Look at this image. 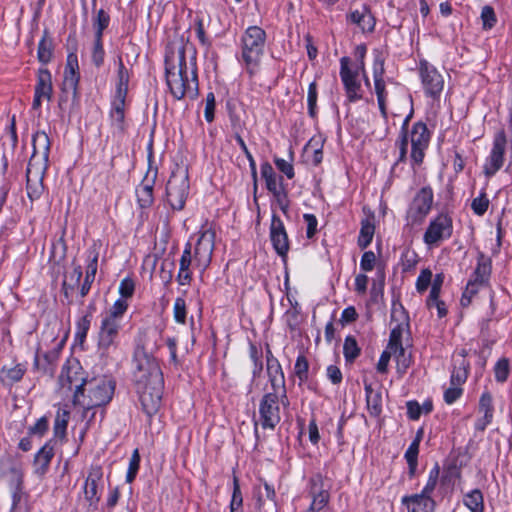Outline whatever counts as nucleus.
Masks as SVG:
<instances>
[{
	"label": "nucleus",
	"instance_id": "1",
	"mask_svg": "<svg viewBox=\"0 0 512 512\" xmlns=\"http://www.w3.org/2000/svg\"><path fill=\"white\" fill-rule=\"evenodd\" d=\"M133 377L144 412L151 416L160 406L164 381L158 362L142 346H138L133 358Z\"/></svg>",
	"mask_w": 512,
	"mask_h": 512
},
{
	"label": "nucleus",
	"instance_id": "2",
	"mask_svg": "<svg viewBox=\"0 0 512 512\" xmlns=\"http://www.w3.org/2000/svg\"><path fill=\"white\" fill-rule=\"evenodd\" d=\"M272 367L268 366L272 392L266 393L259 404V423L264 429H274L281 421V408H287L289 401L286 395L285 381L280 366L277 365L272 375Z\"/></svg>",
	"mask_w": 512,
	"mask_h": 512
},
{
	"label": "nucleus",
	"instance_id": "3",
	"mask_svg": "<svg viewBox=\"0 0 512 512\" xmlns=\"http://www.w3.org/2000/svg\"><path fill=\"white\" fill-rule=\"evenodd\" d=\"M33 153L30 157L26 178L27 194L31 201L41 197L44 191L43 179L48 167L50 140L45 132H37L32 139Z\"/></svg>",
	"mask_w": 512,
	"mask_h": 512
},
{
	"label": "nucleus",
	"instance_id": "4",
	"mask_svg": "<svg viewBox=\"0 0 512 512\" xmlns=\"http://www.w3.org/2000/svg\"><path fill=\"white\" fill-rule=\"evenodd\" d=\"M115 384L107 378L85 380L80 390H75L74 404L83 408V416L96 407L107 405L114 394Z\"/></svg>",
	"mask_w": 512,
	"mask_h": 512
},
{
	"label": "nucleus",
	"instance_id": "5",
	"mask_svg": "<svg viewBox=\"0 0 512 512\" xmlns=\"http://www.w3.org/2000/svg\"><path fill=\"white\" fill-rule=\"evenodd\" d=\"M167 83L171 93L177 99H182L189 88L185 49L178 45L177 51L170 49L165 57Z\"/></svg>",
	"mask_w": 512,
	"mask_h": 512
},
{
	"label": "nucleus",
	"instance_id": "6",
	"mask_svg": "<svg viewBox=\"0 0 512 512\" xmlns=\"http://www.w3.org/2000/svg\"><path fill=\"white\" fill-rule=\"evenodd\" d=\"M265 38V31L258 26L249 27L242 37V58L251 76L256 72L259 65Z\"/></svg>",
	"mask_w": 512,
	"mask_h": 512
},
{
	"label": "nucleus",
	"instance_id": "7",
	"mask_svg": "<svg viewBox=\"0 0 512 512\" xmlns=\"http://www.w3.org/2000/svg\"><path fill=\"white\" fill-rule=\"evenodd\" d=\"M129 73L125 68L123 61L119 58L118 65V84L115 98L112 103L111 118L120 130L124 129L125 101L128 93Z\"/></svg>",
	"mask_w": 512,
	"mask_h": 512
},
{
	"label": "nucleus",
	"instance_id": "8",
	"mask_svg": "<svg viewBox=\"0 0 512 512\" xmlns=\"http://www.w3.org/2000/svg\"><path fill=\"white\" fill-rule=\"evenodd\" d=\"M360 74L361 70L353 69L351 66L349 57L340 59V78L350 102L360 100L363 97V88L359 79Z\"/></svg>",
	"mask_w": 512,
	"mask_h": 512
},
{
	"label": "nucleus",
	"instance_id": "9",
	"mask_svg": "<svg viewBox=\"0 0 512 512\" xmlns=\"http://www.w3.org/2000/svg\"><path fill=\"white\" fill-rule=\"evenodd\" d=\"M189 176L186 170L184 175L174 173L167 184V197L173 209H183L189 195Z\"/></svg>",
	"mask_w": 512,
	"mask_h": 512
},
{
	"label": "nucleus",
	"instance_id": "10",
	"mask_svg": "<svg viewBox=\"0 0 512 512\" xmlns=\"http://www.w3.org/2000/svg\"><path fill=\"white\" fill-rule=\"evenodd\" d=\"M506 145V133L503 129H501L494 136L492 149L483 167L484 174L487 177L493 176L502 168L504 164Z\"/></svg>",
	"mask_w": 512,
	"mask_h": 512
},
{
	"label": "nucleus",
	"instance_id": "11",
	"mask_svg": "<svg viewBox=\"0 0 512 512\" xmlns=\"http://www.w3.org/2000/svg\"><path fill=\"white\" fill-rule=\"evenodd\" d=\"M215 232L211 227H202L199 231V237L194 249V259L197 261V267L206 269L212 258L214 249Z\"/></svg>",
	"mask_w": 512,
	"mask_h": 512
},
{
	"label": "nucleus",
	"instance_id": "12",
	"mask_svg": "<svg viewBox=\"0 0 512 512\" xmlns=\"http://www.w3.org/2000/svg\"><path fill=\"white\" fill-rule=\"evenodd\" d=\"M79 78L77 56L71 53L67 57L62 85L63 96L60 98V105L68 100L69 97H71L73 102L77 99Z\"/></svg>",
	"mask_w": 512,
	"mask_h": 512
},
{
	"label": "nucleus",
	"instance_id": "13",
	"mask_svg": "<svg viewBox=\"0 0 512 512\" xmlns=\"http://www.w3.org/2000/svg\"><path fill=\"white\" fill-rule=\"evenodd\" d=\"M452 234V221L447 215H438L429 224L424 233V242L427 245L437 244L439 241L449 238Z\"/></svg>",
	"mask_w": 512,
	"mask_h": 512
},
{
	"label": "nucleus",
	"instance_id": "14",
	"mask_svg": "<svg viewBox=\"0 0 512 512\" xmlns=\"http://www.w3.org/2000/svg\"><path fill=\"white\" fill-rule=\"evenodd\" d=\"M428 142L429 133L426 125L422 122L414 124L411 131V158L415 163H422Z\"/></svg>",
	"mask_w": 512,
	"mask_h": 512
},
{
	"label": "nucleus",
	"instance_id": "15",
	"mask_svg": "<svg viewBox=\"0 0 512 512\" xmlns=\"http://www.w3.org/2000/svg\"><path fill=\"white\" fill-rule=\"evenodd\" d=\"M420 73L426 92L432 97L439 95L444 87L442 75L427 62L420 63Z\"/></svg>",
	"mask_w": 512,
	"mask_h": 512
},
{
	"label": "nucleus",
	"instance_id": "16",
	"mask_svg": "<svg viewBox=\"0 0 512 512\" xmlns=\"http://www.w3.org/2000/svg\"><path fill=\"white\" fill-rule=\"evenodd\" d=\"M433 202V193L430 188H422L415 198L409 209V216L415 222L422 221L429 213Z\"/></svg>",
	"mask_w": 512,
	"mask_h": 512
},
{
	"label": "nucleus",
	"instance_id": "17",
	"mask_svg": "<svg viewBox=\"0 0 512 512\" xmlns=\"http://www.w3.org/2000/svg\"><path fill=\"white\" fill-rule=\"evenodd\" d=\"M52 78L51 74L47 69H40L37 77V84L35 86V95L32 107L33 109H39L42 101H50L52 98Z\"/></svg>",
	"mask_w": 512,
	"mask_h": 512
},
{
	"label": "nucleus",
	"instance_id": "18",
	"mask_svg": "<svg viewBox=\"0 0 512 512\" xmlns=\"http://www.w3.org/2000/svg\"><path fill=\"white\" fill-rule=\"evenodd\" d=\"M121 323L103 318L98 333V347L101 351L106 352L115 345Z\"/></svg>",
	"mask_w": 512,
	"mask_h": 512
},
{
	"label": "nucleus",
	"instance_id": "19",
	"mask_svg": "<svg viewBox=\"0 0 512 512\" xmlns=\"http://www.w3.org/2000/svg\"><path fill=\"white\" fill-rule=\"evenodd\" d=\"M270 238L276 252L285 256L289 250L288 237L281 219L273 215L270 227Z\"/></svg>",
	"mask_w": 512,
	"mask_h": 512
},
{
	"label": "nucleus",
	"instance_id": "20",
	"mask_svg": "<svg viewBox=\"0 0 512 512\" xmlns=\"http://www.w3.org/2000/svg\"><path fill=\"white\" fill-rule=\"evenodd\" d=\"M79 370L80 368L77 364H68L63 366L58 378L60 387L67 390H72V388L75 387V390H80L85 382V379L82 377V374L79 372Z\"/></svg>",
	"mask_w": 512,
	"mask_h": 512
},
{
	"label": "nucleus",
	"instance_id": "21",
	"mask_svg": "<svg viewBox=\"0 0 512 512\" xmlns=\"http://www.w3.org/2000/svg\"><path fill=\"white\" fill-rule=\"evenodd\" d=\"M312 503L307 512L320 511L329 501V492L324 488L321 476H315L311 479Z\"/></svg>",
	"mask_w": 512,
	"mask_h": 512
},
{
	"label": "nucleus",
	"instance_id": "22",
	"mask_svg": "<svg viewBox=\"0 0 512 512\" xmlns=\"http://www.w3.org/2000/svg\"><path fill=\"white\" fill-rule=\"evenodd\" d=\"M408 328L409 324L408 321L405 319V321L398 323L391 330L387 349L391 351V354L395 357V360L397 359V357H401L407 354L406 349L403 347L402 344V337L404 333L408 332Z\"/></svg>",
	"mask_w": 512,
	"mask_h": 512
},
{
	"label": "nucleus",
	"instance_id": "23",
	"mask_svg": "<svg viewBox=\"0 0 512 512\" xmlns=\"http://www.w3.org/2000/svg\"><path fill=\"white\" fill-rule=\"evenodd\" d=\"M403 503L407 505L409 512H433L435 507L434 500L425 495L404 497Z\"/></svg>",
	"mask_w": 512,
	"mask_h": 512
},
{
	"label": "nucleus",
	"instance_id": "24",
	"mask_svg": "<svg viewBox=\"0 0 512 512\" xmlns=\"http://www.w3.org/2000/svg\"><path fill=\"white\" fill-rule=\"evenodd\" d=\"M349 19L352 23L358 25L363 32H371L375 27V19L371 11L363 6L359 10H355L349 14Z\"/></svg>",
	"mask_w": 512,
	"mask_h": 512
},
{
	"label": "nucleus",
	"instance_id": "25",
	"mask_svg": "<svg viewBox=\"0 0 512 512\" xmlns=\"http://www.w3.org/2000/svg\"><path fill=\"white\" fill-rule=\"evenodd\" d=\"M384 72V58L379 52H377L375 55L373 67L375 92L377 94V100L385 98V82L383 80Z\"/></svg>",
	"mask_w": 512,
	"mask_h": 512
},
{
	"label": "nucleus",
	"instance_id": "26",
	"mask_svg": "<svg viewBox=\"0 0 512 512\" xmlns=\"http://www.w3.org/2000/svg\"><path fill=\"white\" fill-rule=\"evenodd\" d=\"M479 412L483 413V418L478 421L476 427L479 430H484L493 417L492 397L489 393L482 394L479 401Z\"/></svg>",
	"mask_w": 512,
	"mask_h": 512
},
{
	"label": "nucleus",
	"instance_id": "27",
	"mask_svg": "<svg viewBox=\"0 0 512 512\" xmlns=\"http://www.w3.org/2000/svg\"><path fill=\"white\" fill-rule=\"evenodd\" d=\"M265 495L260 494L257 500V507L262 512H277L275 491L268 484L264 483Z\"/></svg>",
	"mask_w": 512,
	"mask_h": 512
},
{
	"label": "nucleus",
	"instance_id": "28",
	"mask_svg": "<svg viewBox=\"0 0 512 512\" xmlns=\"http://www.w3.org/2000/svg\"><path fill=\"white\" fill-rule=\"evenodd\" d=\"M136 197L141 208H148L153 204V182L143 181L136 188Z\"/></svg>",
	"mask_w": 512,
	"mask_h": 512
},
{
	"label": "nucleus",
	"instance_id": "29",
	"mask_svg": "<svg viewBox=\"0 0 512 512\" xmlns=\"http://www.w3.org/2000/svg\"><path fill=\"white\" fill-rule=\"evenodd\" d=\"M25 373V368L21 364H17L13 367L4 366L1 370V381L4 384L11 385L22 379Z\"/></svg>",
	"mask_w": 512,
	"mask_h": 512
},
{
	"label": "nucleus",
	"instance_id": "30",
	"mask_svg": "<svg viewBox=\"0 0 512 512\" xmlns=\"http://www.w3.org/2000/svg\"><path fill=\"white\" fill-rule=\"evenodd\" d=\"M464 504L471 512H484V498L479 489H474L464 497Z\"/></svg>",
	"mask_w": 512,
	"mask_h": 512
},
{
	"label": "nucleus",
	"instance_id": "31",
	"mask_svg": "<svg viewBox=\"0 0 512 512\" xmlns=\"http://www.w3.org/2000/svg\"><path fill=\"white\" fill-rule=\"evenodd\" d=\"M191 263L190 250L189 245L183 252L181 261H180V270L178 273L177 280L180 285H188L191 281V273L189 270V266Z\"/></svg>",
	"mask_w": 512,
	"mask_h": 512
},
{
	"label": "nucleus",
	"instance_id": "32",
	"mask_svg": "<svg viewBox=\"0 0 512 512\" xmlns=\"http://www.w3.org/2000/svg\"><path fill=\"white\" fill-rule=\"evenodd\" d=\"M52 457L53 448L49 445H44L35 455L36 471L39 473H44L48 468Z\"/></svg>",
	"mask_w": 512,
	"mask_h": 512
},
{
	"label": "nucleus",
	"instance_id": "33",
	"mask_svg": "<svg viewBox=\"0 0 512 512\" xmlns=\"http://www.w3.org/2000/svg\"><path fill=\"white\" fill-rule=\"evenodd\" d=\"M375 232V226L369 219H364L361 222L360 234L358 237V245L364 249L372 242Z\"/></svg>",
	"mask_w": 512,
	"mask_h": 512
},
{
	"label": "nucleus",
	"instance_id": "34",
	"mask_svg": "<svg viewBox=\"0 0 512 512\" xmlns=\"http://www.w3.org/2000/svg\"><path fill=\"white\" fill-rule=\"evenodd\" d=\"M82 278V268L80 265H77L73 268V271L65 276V279L62 284V289L66 297L69 296L70 292H72L75 287H77Z\"/></svg>",
	"mask_w": 512,
	"mask_h": 512
},
{
	"label": "nucleus",
	"instance_id": "35",
	"mask_svg": "<svg viewBox=\"0 0 512 512\" xmlns=\"http://www.w3.org/2000/svg\"><path fill=\"white\" fill-rule=\"evenodd\" d=\"M100 478L99 470H95L90 473L88 476L85 486H84V494L85 498L91 503L94 501H98L99 498L97 496V480Z\"/></svg>",
	"mask_w": 512,
	"mask_h": 512
},
{
	"label": "nucleus",
	"instance_id": "36",
	"mask_svg": "<svg viewBox=\"0 0 512 512\" xmlns=\"http://www.w3.org/2000/svg\"><path fill=\"white\" fill-rule=\"evenodd\" d=\"M53 55L52 40L48 37L47 32L44 33L38 45L37 57L41 63H48Z\"/></svg>",
	"mask_w": 512,
	"mask_h": 512
},
{
	"label": "nucleus",
	"instance_id": "37",
	"mask_svg": "<svg viewBox=\"0 0 512 512\" xmlns=\"http://www.w3.org/2000/svg\"><path fill=\"white\" fill-rule=\"evenodd\" d=\"M490 274H491L490 260L486 259L484 257H481L479 259L477 268L474 272V279H472V280L484 285L485 283H487Z\"/></svg>",
	"mask_w": 512,
	"mask_h": 512
},
{
	"label": "nucleus",
	"instance_id": "38",
	"mask_svg": "<svg viewBox=\"0 0 512 512\" xmlns=\"http://www.w3.org/2000/svg\"><path fill=\"white\" fill-rule=\"evenodd\" d=\"M128 308V304L124 299H118L110 308L104 318L121 323L124 313Z\"/></svg>",
	"mask_w": 512,
	"mask_h": 512
},
{
	"label": "nucleus",
	"instance_id": "39",
	"mask_svg": "<svg viewBox=\"0 0 512 512\" xmlns=\"http://www.w3.org/2000/svg\"><path fill=\"white\" fill-rule=\"evenodd\" d=\"M343 353L347 362H353L359 356L360 348L354 337L347 336L345 338Z\"/></svg>",
	"mask_w": 512,
	"mask_h": 512
},
{
	"label": "nucleus",
	"instance_id": "40",
	"mask_svg": "<svg viewBox=\"0 0 512 512\" xmlns=\"http://www.w3.org/2000/svg\"><path fill=\"white\" fill-rule=\"evenodd\" d=\"M366 55V47L364 45H358L355 48V57H356V63L354 65L351 64L353 69L361 70V75L365 81V85L367 87H370V81L367 77L366 70H365V62L364 58Z\"/></svg>",
	"mask_w": 512,
	"mask_h": 512
},
{
	"label": "nucleus",
	"instance_id": "41",
	"mask_svg": "<svg viewBox=\"0 0 512 512\" xmlns=\"http://www.w3.org/2000/svg\"><path fill=\"white\" fill-rule=\"evenodd\" d=\"M69 420V413L65 410L57 412L54 422V434L56 437L64 438Z\"/></svg>",
	"mask_w": 512,
	"mask_h": 512
},
{
	"label": "nucleus",
	"instance_id": "42",
	"mask_svg": "<svg viewBox=\"0 0 512 512\" xmlns=\"http://www.w3.org/2000/svg\"><path fill=\"white\" fill-rule=\"evenodd\" d=\"M98 257L99 252L96 248V245L94 244L89 250H88V264L86 268V275L85 277L90 279H95V275L97 272V266H98Z\"/></svg>",
	"mask_w": 512,
	"mask_h": 512
},
{
	"label": "nucleus",
	"instance_id": "43",
	"mask_svg": "<svg viewBox=\"0 0 512 512\" xmlns=\"http://www.w3.org/2000/svg\"><path fill=\"white\" fill-rule=\"evenodd\" d=\"M110 21L109 15L103 10L100 9L97 12V15L94 19V27H95V37L102 38L103 31L107 28Z\"/></svg>",
	"mask_w": 512,
	"mask_h": 512
},
{
	"label": "nucleus",
	"instance_id": "44",
	"mask_svg": "<svg viewBox=\"0 0 512 512\" xmlns=\"http://www.w3.org/2000/svg\"><path fill=\"white\" fill-rule=\"evenodd\" d=\"M242 503L243 498L240 490V485L237 477H234L233 480V494H232V500L230 504V510L231 512H242Z\"/></svg>",
	"mask_w": 512,
	"mask_h": 512
},
{
	"label": "nucleus",
	"instance_id": "45",
	"mask_svg": "<svg viewBox=\"0 0 512 512\" xmlns=\"http://www.w3.org/2000/svg\"><path fill=\"white\" fill-rule=\"evenodd\" d=\"M173 313H174V319L176 322H178L180 324L185 323L186 316H187V306H186V301L184 300V298L178 297L175 300Z\"/></svg>",
	"mask_w": 512,
	"mask_h": 512
},
{
	"label": "nucleus",
	"instance_id": "46",
	"mask_svg": "<svg viewBox=\"0 0 512 512\" xmlns=\"http://www.w3.org/2000/svg\"><path fill=\"white\" fill-rule=\"evenodd\" d=\"M91 318H92V315L91 314H86L84 315L83 317H81L78 322H77V325H76V337L81 341L83 342L84 339L86 338L87 336V333L90 329V325H91Z\"/></svg>",
	"mask_w": 512,
	"mask_h": 512
},
{
	"label": "nucleus",
	"instance_id": "47",
	"mask_svg": "<svg viewBox=\"0 0 512 512\" xmlns=\"http://www.w3.org/2000/svg\"><path fill=\"white\" fill-rule=\"evenodd\" d=\"M495 378L498 382H504L509 375V360L501 358L494 367Z\"/></svg>",
	"mask_w": 512,
	"mask_h": 512
},
{
	"label": "nucleus",
	"instance_id": "48",
	"mask_svg": "<svg viewBox=\"0 0 512 512\" xmlns=\"http://www.w3.org/2000/svg\"><path fill=\"white\" fill-rule=\"evenodd\" d=\"M139 464H140V455H139V452L137 449H135L133 451V454L130 458V461H129V468H128V471H127V474H126V481L128 483H131L135 477H136V474L138 472V469H139Z\"/></svg>",
	"mask_w": 512,
	"mask_h": 512
},
{
	"label": "nucleus",
	"instance_id": "49",
	"mask_svg": "<svg viewBox=\"0 0 512 512\" xmlns=\"http://www.w3.org/2000/svg\"><path fill=\"white\" fill-rule=\"evenodd\" d=\"M440 468L438 465H435L429 473L428 481L422 490L420 495L430 496L431 492L435 489L438 478H439Z\"/></svg>",
	"mask_w": 512,
	"mask_h": 512
},
{
	"label": "nucleus",
	"instance_id": "50",
	"mask_svg": "<svg viewBox=\"0 0 512 512\" xmlns=\"http://www.w3.org/2000/svg\"><path fill=\"white\" fill-rule=\"evenodd\" d=\"M432 277L433 275L430 269H423L416 281L417 291L420 293L425 292L432 282Z\"/></svg>",
	"mask_w": 512,
	"mask_h": 512
},
{
	"label": "nucleus",
	"instance_id": "51",
	"mask_svg": "<svg viewBox=\"0 0 512 512\" xmlns=\"http://www.w3.org/2000/svg\"><path fill=\"white\" fill-rule=\"evenodd\" d=\"M308 102V112L311 117L316 116V105H317V84L316 82H312L308 88L307 95Z\"/></svg>",
	"mask_w": 512,
	"mask_h": 512
},
{
	"label": "nucleus",
	"instance_id": "52",
	"mask_svg": "<svg viewBox=\"0 0 512 512\" xmlns=\"http://www.w3.org/2000/svg\"><path fill=\"white\" fill-rule=\"evenodd\" d=\"M480 286H483V285L478 282H475L473 280H470L468 282L466 289L461 298L462 306H468L471 303V298L477 293Z\"/></svg>",
	"mask_w": 512,
	"mask_h": 512
},
{
	"label": "nucleus",
	"instance_id": "53",
	"mask_svg": "<svg viewBox=\"0 0 512 512\" xmlns=\"http://www.w3.org/2000/svg\"><path fill=\"white\" fill-rule=\"evenodd\" d=\"M489 206V199L487 198L485 193H482L479 197L473 199L471 208L475 214L481 216L483 215Z\"/></svg>",
	"mask_w": 512,
	"mask_h": 512
},
{
	"label": "nucleus",
	"instance_id": "54",
	"mask_svg": "<svg viewBox=\"0 0 512 512\" xmlns=\"http://www.w3.org/2000/svg\"><path fill=\"white\" fill-rule=\"evenodd\" d=\"M104 54L105 53L102 45V38L95 37V42L92 50V61L97 67L103 64Z\"/></svg>",
	"mask_w": 512,
	"mask_h": 512
},
{
	"label": "nucleus",
	"instance_id": "55",
	"mask_svg": "<svg viewBox=\"0 0 512 512\" xmlns=\"http://www.w3.org/2000/svg\"><path fill=\"white\" fill-rule=\"evenodd\" d=\"M481 19L485 29H491L496 23V15L492 7L485 6L481 12Z\"/></svg>",
	"mask_w": 512,
	"mask_h": 512
},
{
	"label": "nucleus",
	"instance_id": "56",
	"mask_svg": "<svg viewBox=\"0 0 512 512\" xmlns=\"http://www.w3.org/2000/svg\"><path fill=\"white\" fill-rule=\"evenodd\" d=\"M413 362L412 354L407 353L404 356L397 357L396 370L400 376H403Z\"/></svg>",
	"mask_w": 512,
	"mask_h": 512
},
{
	"label": "nucleus",
	"instance_id": "57",
	"mask_svg": "<svg viewBox=\"0 0 512 512\" xmlns=\"http://www.w3.org/2000/svg\"><path fill=\"white\" fill-rule=\"evenodd\" d=\"M294 370H295V374L301 381L307 379L308 362L304 356H299L297 358Z\"/></svg>",
	"mask_w": 512,
	"mask_h": 512
},
{
	"label": "nucleus",
	"instance_id": "58",
	"mask_svg": "<svg viewBox=\"0 0 512 512\" xmlns=\"http://www.w3.org/2000/svg\"><path fill=\"white\" fill-rule=\"evenodd\" d=\"M135 290L134 281L131 278H124L119 285V293L124 298L132 297Z\"/></svg>",
	"mask_w": 512,
	"mask_h": 512
},
{
	"label": "nucleus",
	"instance_id": "59",
	"mask_svg": "<svg viewBox=\"0 0 512 512\" xmlns=\"http://www.w3.org/2000/svg\"><path fill=\"white\" fill-rule=\"evenodd\" d=\"M274 162L278 170L284 173L289 179L294 177V168L290 161H286L281 158H275Z\"/></svg>",
	"mask_w": 512,
	"mask_h": 512
},
{
	"label": "nucleus",
	"instance_id": "60",
	"mask_svg": "<svg viewBox=\"0 0 512 512\" xmlns=\"http://www.w3.org/2000/svg\"><path fill=\"white\" fill-rule=\"evenodd\" d=\"M367 406L370 414L373 416H378L381 413V404H380V396L378 393L375 395L368 396Z\"/></svg>",
	"mask_w": 512,
	"mask_h": 512
},
{
	"label": "nucleus",
	"instance_id": "61",
	"mask_svg": "<svg viewBox=\"0 0 512 512\" xmlns=\"http://www.w3.org/2000/svg\"><path fill=\"white\" fill-rule=\"evenodd\" d=\"M375 260H376V257H375L374 252L373 251H366L362 255V258H361V261H360L361 269L364 270V271H371V270H373L374 264H375Z\"/></svg>",
	"mask_w": 512,
	"mask_h": 512
},
{
	"label": "nucleus",
	"instance_id": "62",
	"mask_svg": "<svg viewBox=\"0 0 512 512\" xmlns=\"http://www.w3.org/2000/svg\"><path fill=\"white\" fill-rule=\"evenodd\" d=\"M444 282V275L442 273L436 274L431 282L430 299L435 300L439 296L442 284Z\"/></svg>",
	"mask_w": 512,
	"mask_h": 512
},
{
	"label": "nucleus",
	"instance_id": "63",
	"mask_svg": "<svg viewBox=\"0 0 512 512\" xmlns=\"http://www.w3.org/2000/svg\"><path fill=\"white\" fill-rule=\"evenodd\" d=\"M462 394V388L456 385H451L448 389H446L444 393L445 402L448 404H452L455 402Z\"/></svg>",
	"mask_w": 512,
	"mask_h": 512
},
{
	"label": "nucleus",
	"instance_id": "64",
	"mask_svg": "<svg viewBox=\"0 0 512 512\" xmlns=\"http://www.w3.org/2000/svg\"><path fill=\"white\" fill-rule=\"evenodd\" d=\"M22 492L17 490L13 493V504L11 508V512H27V508L25 504H22Z\"/></svg>",
	"mask_w": 512,
	"mask_h": 512
}]
</instances>
